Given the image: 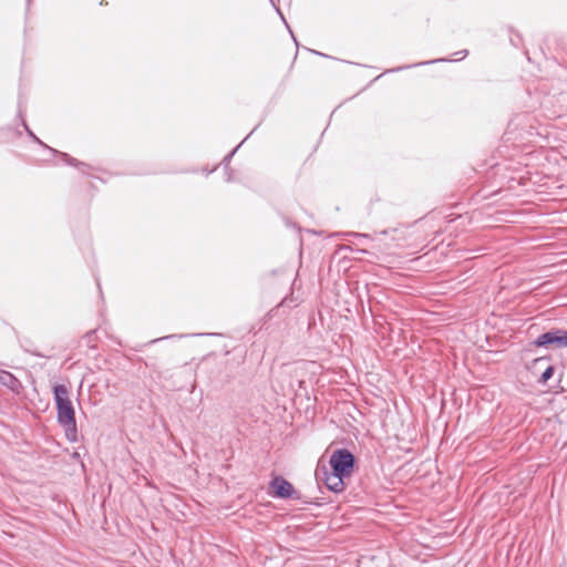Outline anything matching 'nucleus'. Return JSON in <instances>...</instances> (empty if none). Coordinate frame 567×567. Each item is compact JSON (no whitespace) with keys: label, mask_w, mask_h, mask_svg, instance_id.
Returning a JSON list of instances; mask_svg holds the SVG:
<instances>
[{"label":"nucleus","mask_w":567,"mask_h":567,"mask_svg":"<svg viewBox=\"0 0 567 567\" xmlns=\"http://www.w3.org/2000/svg\"><path fill=\"white\" fill-rule=\"evenodd\" d=\"M53 393L56 404L58 422L63 427L66 439L74 443L78 441V427L75 411L70 399V391L66 385L56 384L53 388Z\"/></svg>","instance_id":"obj_1"},{"label":"nucleus","mask_w":567,"mask_h":567,"mask_svg":"<svg viewBox=\"0 0 567 567\" xmlns=\"http://www.w3.org/2000/svg\"><path fill=\"white\" fill-rule=\"evenodd\" d=\"M354 456L347 449H339L334 451L330 457V465L333 472L338 475L349 477L354 467Z\"/></svg>","instance_id":"obj_2"},{"label":"nucleus","mask_w":567,"mask_h":567,"mask_svg":"<svg viewBox=\"0 0 567 567\" xmlns=\"http://www.w3.org/2000/svg\"><path fill=\"white\" fill-rule=\"evenodd\" d=\"M270 494L277 498H299V493L295 489L292 484L282 476L274 477L269 483Z\"/></svg>","instance_id":"obj_3"},{"label":"nucleus","mask_w":567,"mask_h":567,"mask_svg":"<svg viewBox=\"0 0 567 567\" xmlns=\"http://www.w3.org/2000/svg\"><path fill=\"white\" fill-rule=\"evenodd\" d=\"M537 347L555 346L557 348L567 347V330L565 329H551L545 333H542L534 341Z\"/></svg>","instance_id":"obj_4"},{"label":"nucleus","mask_w":567,"mask_h":567,"mask_svg":"<svg viewBox=\"0 0 567 567\" xmlns=\"http://www.w3.org/2000/svg\"><path fill=\"white\" fill-rule=\"evenodd\" d=\"M344 477L346 476L338 475V473L332 471L331 473L326 474L324 484L330 491L339 493L344 489Z\"/></svg>","instance_id":"obj_5"},{"label":"nucleus","mask_w":567,"mask_h":567,"mask_svg":"<svg viewBox=\"0 0 567 567\" xmlns=\"http://www.w3.org/2000/svg\"><path fill=\"white\" fill-rule=\"evenodd\" d=\"M0 383L12 391H18L21 386L20 381L11 373L0 370Z\"/></svg>","instance_id":"obj_6"},{"label":"nucleus","mask_w":567,"mask_h":567,"mask_svg":"<svg viewBox=\"0 0 567 567\" xmlns=\"http://www.w3.org/2000/svg\"><path fill=\"white\" fill-rule=\"evenodd\" d=\"M555 369L553 365H549L546 368V370L542 373L540 378L538 379L539 383H546L553 375H554Z\"/></svg>","instance_id":"obj_7"},{"label":"nucleus","mask_w":567,"mask_h":567,"mask_svg":"<svg viewBox=\"0 0 567 567\" xmlns=\"http://www.w3.org/2000/svg\"><path fill=\"white\" fill-rule=\"evenodd\" d=\"M62 157L64 158V161L70 164V165H76V161L72 157H70L68 154L63 153L62 154Z\"/></svg>","instance_id":"obj_8"},{"label":"nucleus","mask_w":567,"mask_h":567,"mask_svg":"<svg viewBox=\"0 0 567 567\" xmlns=\"http://www.w3.org/2000/svg\"><path fill=\"white\" fill-rule=\"evenodd\" d=\"M456 54H462V56L460 59H463L467 54V51L464 50V51L457 52Z\"/></svg>","instance_id":"obj_9"},{"label":"nucleus","mask_w":567,"mask_h":567,"mask_svg":"<svg viewBox=\"0 0 567 567\" xmlns=\"http://www.w3.org/2000/svg\"><path fill=\"white\" fill-rule=\"evenodd\" d=\"M277 11L279 12L280 18L285 19V18H284V14H281L280 10H279V9H277Z\"/></svg>","instance_id":"obj_10"},{"label":"nucleus","mask_w":567,"mask_h":567,"mask_svg":"<svg viewBox=\"0 0 567 567\" xmlns=\"http://www.w3.org/2000/svg\"><path fill=\"white\" fill-rule=\"evenodd\" d=\"M353 236H363L362 234H359V233H354L352 234Z\"/></svg>","instance_id":"obj_11"},{"label":"nucleus","mask_w":567,"mask_h":567,"mask_svg":"<svg viewBox=\"0 0 567 567\" xmlns=\"http://www.w3.org/2000/svg\"><path fill=\"white\" fill-rule=\"evenodd\" d=\"M542 360H543V358L536 359L535 363L540 362Z\"/></svg>","instance_id":"obj_12"}]
</instances>
